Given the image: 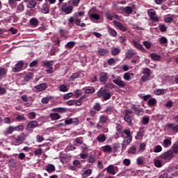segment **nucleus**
<instances>
[{
    "mask_svg": "<svg viewBox=\"0 0 178 178\" xmlns=\"http://www.w3.org/2000/svg\"><path fill=\"white\" fill-rule=\"evenodd\" d=\"M131 140H133V138H127V137H125L124 138V140L122 143V149H126V147H127V145H129V144H130L131 143Z\"/></svg>",
    "mask_w": 178,
    "mask_h": 178,
    "instance_id": "obj_16",
    "label": "nucleus"
},
{
    "mask_svg": "<svg viewBox=\"0 0 178 178\" xmlns=\"http://www.w3.org/2000/svg\"><path fill=\"white\" fill-rule=\"evenodd\" d=\"M90 175H91V170L88 169L83 172L82 177L84 178L88 177V176H90Z\"/></svg>",
    "mask_w": 178,
    "mask_h": 178,
    "instance_id": "obj_44",
    "label": "nucleus"
},
{
    "mask_svg": "<svg viewBox=\"0 0 178 178\" xmlns=\"http://www.w3.org/2000/svg\"><path fill=\"white\" fill-rule=\"evenodd\" d=\"M159 41L161 45H165V44H168V38L165 37H161L159 39Z\"/></svg>",
    "mask_w": 178,
    "mask_h": 178,
    "instance_id": "obj_41",
    "label": "nucleus"
},
{
    "mask_svg": "<svg viewBox=\"0 0 178 178\" xmlns=\"http://www.w3.org/2000/svg\"><path fill=\"white\" fill-rule=\"evenodd\" d=\"M134 74L127 72L124 74V80H127V81H129L130 79H131V76H134Z\"/></svg>",
    "mask_w": 178,
    "mask_h": 178,
    "instance_id": "obj_33",
    "label": "nucleus"
},
{
    "mask_svg": "<svg viewBox=\"0 0 178 178\" xmlns=\"http://www.w3.org/2000/svg\"><path fill=\"white\" fill-rule=\"evenodd\" d=\"M149 17L153 22H159V18L156 17V12L154 9H150L147 12Z\"/></svg>",
    "mask_w": 178,
    "mask_h": 178,
    "instance_id": "obj_8",
    "label": "nucleus"
},
{
    "mask_svg": "<svg viewBox=\"0 0 178 178\" xmlns=\"http://www.w3.org/2000/svg\"><path fill=\"white\" fill-rule=\"evenodd\" d=\"M16 120H17L18 122H20L21 120H26V118H24V115H18L16 117Z\"/></svg>",
    "mask_w": 178,
    "mask_h": 178,
    "instance_id": "obj_57",
    "label": "nucleus"
},
{
    "mask_svg": "<svg viewBox=\"0 0 178 178\" xmlns=\"http://www.w3.org/2000/svg\"><path fill=\"white\" fill-rule=\"evenodd\" d=\"M89 17L93 23H98L99 19H101V16L95 13H91Z\"/></svg>",
    "mask_w": 178,
    "mask_h": 178,
    "instance_id": "obj_12",
    "label": "nucleus"
},
{
    "mask_svg": "<svg viewBox=\"0 0 178 178\" xmlns=\"http://www.w3.org/2000/svg\"><path fill=\"white\" fill-rule=\"evenodd\" d=\"M60 9L65 15H70L73 12V6H67L65 3L61 6Z\"/></svg>",
    "mask_w": 178,
    "mask_h": 178,
    "instance_id": "obj_7",
    "label": "nucleus"
},
{
    "mask_svg": "<svg viewBox=\"0 0 178 178\" xmlns=\"http://www.w3.org/2000/svg\"><path fill=\"white\" fill-rule=\"evenodd\" d=\"M113 82L116 86H118L119 88H124L126 87V82L123 81L120 76H117L116 79L113 80Z\"/></svg>",
    "mask_w": 178,
    "mask_h": 178,
    "instance_id": "obj_6",
    "label": "nucleus"
},
{
    "mask_svg": "<svg viewBox=\"0 0 178 178\" xmlns=\"http://www.w3.org/2000/svg\"><path fill=\"white\" fill-rule=\"evenodd\" d=\"M34 154H35V155H36V156H38V155H42V149L39 148V149L35 150Z\"/></svg>",
    "mask_w": 178,
    "mask_h": 178,
    "instance_id": "obj_56",
    "label": "nucleus"
},
{
    "mask_svg": "<svg viewBox=\"0 0 178 178\" xmlns=\"http://www.w3.org/2000/svg\"><path fill=\"white\" fill-rule=\"evenodd\" d=\"M107 122H108V117H106V115H102L100 117L99 122L104 124L106 123Z\"/></svg>",
    "mask_w": 178,
    "mask_h": 178,
    "instance_id": "obj_39",
    "label": "nucleus"
},
{
    "mask_svg": "<svg viewBox=\"0 0 178 178\" xmlns=\"http://www.w3.org/2000/svg\"><path fill=\"white\" fill-rule=\"evenodd\" d=\"M89 163H95V155L90 154L88 157Z\"/></svg>",
    "mask_w": 178,
    "mask_h": 178,
    "instance_id": "obj_45",
    "label": "nucleus"
},
{
    "mask_svg": "<svg viewBox=\"0 0 178 178\" xmlns=\"http://www.w3.org/2000/svg\"><path fill=\"white\" fill-rule=\"evenodd\" d=\"M52 98L53 97L51 96L43 97L41 99V102L42 104H48L51 101V99H52Z\"/></svg>",
    "mask_w": 178,
    "mask_h": 178,
    "instance_id": "obj_34",
    "label": "nucleus"
},
{
    "mask_svg": "<svg viewBox=\"0 0 178 178\" xmlns=\"http://www.w3.org/2000/svg\"><path fill=\"white\" fill-rule=\"evenodd\" d=\"M131 109H133L134 113L137 115L138 116H141L142 115H144V109L137 107L136 105H134L131 106Z\"/></svg>",
    "mask_w": 178,
    "mask_h": 178,
    "instance_id": "obj_10",
    "label": "nucleus"
},
{
    "mask_svg": "<svg viewBox=\"0 0 178 178\" xmlns=\"http://www.w3.org/2000/svg\"><path fill=\"white\" fill-rule=\"evenodd\" d=\"M41 65L44 67H52L54 66V60H43Z\"/></svg>",
    "mask_w": 178,
    "mask_h": 178,
    "instance_id": "obj_19",
    "label": "nucleus"
},
{
    "mask_svg": "<svg viewBox=\"0 0 178 178\" xmlns=\"http://www.w3.org/2000/svg\"><path fill=\"white\" fill-rule=\"evenodd\" d=\"M131 44L134 47H136L137 49H139V51H141L142 52H145V53L147 52V49H145V48H144V47H143V44L138 43V42L134 40H132Z\"/></svg>",
    "mask_w": 178,
    "mask_h": 178,
    "instance_id": "obj_9",
    "label": "nucleus"
},
{
    "mask_svg": "<svg viewBox=\"0 0 178 178\" xmlns=\"http://www.w3.org/2000/svg\"><path fill=\"white\" fill-rule=\"evenodd\" d=\"M26 137H27V135L24 134H22L21 135L18 136L17 138H15V143H17V144L23 143L24 140H26Z\"/></svg>",
    "mask_w": 178,
    "mask_h": 178,
    "instance_id": "obj_18",
    "label": "nucleus"
},
{
    "mask_svg": "<svg viewBox=\"0 0 178 178\" xmlns=\"http://www.w3.org/2000/svg\"><path fill=\"white\" fill-rule=\"evenodd\" d=\"M172 145V141L169 139H165L163 140V147L164 148H168V147H170Z\"/></svg>",
    "mask_w": 178,
    "mask_h": 178,
    "instance_id": "obj_35",
    "label": "nucleus"
},
{
    "mask_svg": "<svg viewBox=\"0 0 178 178\" xmlns=\"http://www.w3.org/2000/svg\"><path fill=\"white\" fill-rule=\"evenodd\" d=\"M97 140L99 143H104V141H106V136L104 134H100L97 137Z\"/></svg>",
    "mask_w": 178,
    "mask_h": 178,
    "instance_id": "obj_22",
    "label": "nucleus"
},
{
    "mask_svg": "<svg viewBox=\"0 0 178 178\" xmlns=\"http://www.w3.org/2000/svg\"><path fill=\"white\" fill-rule=\"evenodd\" d=\"M29 23L31 26H34L35 27L36 26H38V19L36 18H32L30 19Z\"/></svg>",
    "mask_w": 178,
    "mask_h": 178,
    "instance_id": "obj_36",
    "label": "nucleus"
},
{
    "mask_svg": "<svg viewBox=\"0 0 178 178\" xmlns=\"http://www.w3.org/2000/svg\"><path fill=\"white\" fill-rule=\"evenodd\" d=\"M147 104L149 106H154V105H156V99L152 98L148 100Z\"/></svg>",
    "mask_w": 178,
    "mask_h": 178,
    "instance_id": "obj_42",
    "label": "nucleus"
},
{
    "mask_svg": "<svg viewBox=\"0 0 178 178\" xmlns=\"http://www.w3.org/2000/svg\"><path fill=\"white\" fill-rule=\"evenodd\" d=\"M123 10H124V12H125V13H127L128 15L133 13V8H131V7H130V6H127V7L124 8Z\"/></svg>",
    "mask_w": 178,
    "mask_h": 178,
    "instance_id": "obj_40",
    "label": "nucleus"
},
{
    "mask_svg": "<svg viewBox=\"0 0 178 178\" xmlns=\"http://www.w3.org/2000/svg\"><path fill=\"white\" fill-rule=\"evenodd\" d=\"M97 95L98 98H102V101H108V99H111L112 95L109 90L105 88H101L97 92Z\"/></svg>",
    "mask_w": 178,
    "mask_h": 178,
    "instance_id": "obj_1",
    "label": "nucleus"
},
{
    "mask_svg": "<svg viewBox=\"0 0 178 178\" xmlns=\"http://www.w3.org/2000/svg\"><path fill=\"white\" fill-rule=\"evenodd\" d=\"M102 149L104 152H112V147L111 145H105L102 147Z\"/></svg>",
    "mask_w": 178,
    "mask_h": 178,
    "instance_id": "obj_37",
    "label": "nucleus"
},
{
    "mask_svg": "<svg viewBox=\"0 0 178 178\" xmlns=\"http://www.w3.org/2000/svg\"><path fill=\"white\" fill-rule=\"evenodd\" d=\"M108 33L110 34V35H111L112 37H116L118 33L116 32V31H115V29L108 27Z\"/></svg>",
    "mask_w": 178,
    "mask_h": 178,
    "instance_id": "obj_38",
    "label": "nucleus"
},
{
    "mask_svg": "<svg viewBox=\"0 0 178 178\" xmlns=\"http://www.w3.org/2000/svg\"><path fill=\"white\" fill-rule=\"evenodd\" d=\"M161 151H162V146L157 145L154 147V152L158 153V152H161Z\"/></svg>",
    "mask_w": 178,
    "mask_h": 178,
    "instance_id": "obj_53",
    "label": "nucleus"
},
{
    "mask_svg": "<svg viewBox=\"0 0 178 178\" xmlns=\"http://www.w3.org/2000/svg\"><path fill=\"white\" fill-rule=\"evenodd\" d=\"M142 123L143 124H148L149 123V117H144L142 119Z\"/></svg>",
    "mask_w": 178,
    "mask_h": 178,
    "instance_id": "obj_51",
    "label": "nucleus"
},
{
    "mask_svg": "<svg viewBox=\"0 0 178 178\" xmlns=\"http://www.w3.org/2000/svg\"><path fill=\"white\" fill-rule=\"evenodd\" d=\"M134 55H137V53L136 51L133 49H129L126 53H125V56L127 59H131L132 57L134 56Z\"/></svg>",
    "mask_w": 178,
    "mask_h": 178,
    "instance_id": "obj_17",
    "label": "nucleus"
},
{
    "mask_svg": "<svg viewBox=\"0 0 178 178\" xmlns=\"http://www.w3.org/2000/svg\"><path fill=\"white\" fill-rule=\"evenodd\" d=\"M42 13H49V7L44 6L42 8Z\"/></svg>",
    "mask_w": 178,
    "mask_h": 178,
    "instance_id": "obj_58",
    "label": "nucleus"
},
{
    "mask_svg": "<svg viewBox=\"0 0 178 178\" xmlns=\"http://www.w3.org/2000/svg\"><path fill=\"white\" fill-rule=\"evenodd\" d=\"M17 12H23V10H24V5H23L22 3H20L17 6Z\"/></svg>",
    "mask_w": 178,
    "mask_h": 178,
    "instance_id": "obj_50",
    "label": "nucleus"
},
{
    "mask_svg": "<svg viewBox=\"0 0 178 178\" xmlns=\"http://www.w3.org/2000/svg\"><path fill=\"white\" fill-rule=\"evenodd\" d=\"M23 65H24V63H22V61L18 62L15 65V67H13L12 72H13L14 73H17V72H20V70H22V69L23 67Z\"/></svg>",
    "mask_w": 178,
    "mask_h": 178,
    "instance_id": "obj_13",
    "label": "nucleus"
},
{
    "mask_svg": "<svg viewBox=\"0 0 178 178\" xmlns=\"http://www.w3.org/2000/svg\"><path fill=\"white\" fill-rule=\"evenodd\" d=\"M46 170L48 173H51V172H55V165L52 164H48L46 166Z\"/></svg>",
    "mask_w": 178,
    "mask_h": 178,
    "instance_id": "obj_25",
    "label": "nucleus"
},
{
    "mask_svg": "<svg viewBox=\"0 0 178 178\" xmlns=\"http://www.w3.org/2000/svg\"><path fill=\"white\" fill-rule=\"evenodd\" d=\"M136 146L131 147L128 150L129 154H136Z\"/></svg>",
    "mask_w": 178,
    "mask_h": 178,
    "instance_id": "obj_54",
    "label": "nucleus"
},
{
    "mask_svg": "<svg viewBox=\"0 0 178 178\" xmlns=\"http://www.w3.org/2000/svg\"><path fill=\"white\" fill-rule=\"evenodd\" d=\"M154 165L156 168H161L162 166V163L160 160H156L154 161Z\"/></svg>",
    "mask_w": 178,
    "mask_h": 178,
    "instance_id": "obj_62",
    "label": "nucleus"
},
{
    "mask_svg": "<svg viewBox=\"0 0 178 178\" xmlns=\"http://www.w3.org/2000/svg\"><path fill=\"white\" fill-rule=\"evenodd\" d=\"M143 74L144 76L140 77V80L142 81H148V80H149V77L151 76V70L146 67L143 69Z\"/></svg>",
    "mask_w": 178,
    "mask_h": 178,
    "instance_id": "obj_3",
    "label": "nucleus"
},
{
    "mask_svg": "<svg viewBox=\"0 0 178 178\" xmlns=\"http://www.w3.org/2000/svg\"><path fill=\"white\" fill-rule=\"evenodd\" d=\"M111 54L113 55V56H116L120 54V48H116V47H113L111 49Z\"/></svg>",
    "mask_w": 178,
    "mask_h": 178,
    "instance_id": "obj_26",
    "label": "nucleus"
},
{
    "mask_svg": "<svg viewBox=\"0 0 178 178\" xmlns=\"http://www.w3.org/2000/svg\"><path fill=\"white\" fill-rule=\"evenodd\" d=\"M143 45H145V47L147 49H149V48H151V47H152V43H151V42L144 41Z\"/></svg>",
    "mask_w": 178,
    "mask_h": 178,
    "instance_id": "obj_47",
    "label": "nucleus"
},
{
    "mask_svg": "<svg viewBox=\"0 0 178 178\" xmlns=\"http://www.w3.org/2000/svg\"><path fill=\"white\" fill-rule=\"evenodd\" d=\"M124 119L127 123H131V116H130V115L125 114Z\"/></svg>",
    "mask_w": 178,
    "mask_h": 178,
    "instance_id": "obj_49",
    "label": "nucleus"
},
{
    "mask_svg": "<svg viewBox=\"0 0 178 178\" xmlns=\"http://www.w3.org/2000/svg\"><path fill=\"white\" fill-rule=\"evenodd\" d=\"M47 88H48L47 83H42L34 86L33 90H35V92H41V91H45Z\"/></svg>",
    "mask_w": 178,
    "mask_h": 178,
    "instance_id": "obj_5",
    "label": "nucleus"
},
{
    "mask_svg": "<svg viewBox=\"0 0 178 178\" xmlns=\"http://www.w3.org/2000/svg\"><path fill=\"white\" fill-rule=\"evenodd\" d=\"M113 23L114 26H115V27H118V29H119V30H121V31H126L127 30V28H126V26H124L122 24V23L118 21H113Z\"/></svg>",
    "mask_w": 178,
    "mask_h": 178,
    "instance_id": "obj_15",
    "label": "nucleus"
},
{
    "mask_svg": "<svg viewBox=\"0 0 178 178\" xmlns=\"http://www.w3.org/2000/svg\"><path fill=\"white\" fill-rule=\"evenodd\" d=\"M98 54L100 55V56H105L107 54H109V51L106 49H99Z\"/></svg>",
    "mask_w": 178,
    "mask_h": 178,
    "instance_id": "obj_24",
    "label": "nucleus"
},
{
    "mask_svg": "<svg viewBox=\"0 0 178 178\" xmlns=\"http://www.w3.org/2000/svg\"><path fill=\"white\" fill-rule=\"evenodd\" d=\"M83 90L85 94H94V92H95V88L90 86L83 88Z\"/></svg>",
    "mask_w": 178,
    "mask_h": 178,
    "instance_id": "obj_20",
    "label": "nucleus"
},
{
    "mask_svg": "<svg viewBox=\"0 0 178 178\" xmlns=\"http://www.w3.org/2000/svg\"><path fill=\"white\" fill-rule=\"evenodd\" d=\"M33 77H34V74L32 72H29L25 76L24 80L25 81H30V80H31V79H33Z\"/></svg>",
    "mask_w": 178,
    "mask_h": 178,
    "instance_id": "obj_31",
    "label": "nucleus"
},
{
    "mask_svg": "<svg viewBox=\"0 0 178 178\" xmlns=\"http://www.w3.org/2000/svg\"><path fill=\"white\" fill-rule=\"evenodd\" d=\"M74 45H76V42H68L66 44H65V48H73V47H74Z\"/></svg>",
    "mask_w": 178,
    "mask_h": 178,
    "instance_id": "obj_46",
    "label": "nucleus"
},
{
    "mask_svg": "<svg viewBox=\"0 0 178 178\" xmlns=\"http://www.w3.org/2000/svg\"><path fill=\"white\" fill-rule=\"evenodd\" d=\"M6 73H8V70L6 69L0 68V80H2V79L6 76Z\"/></svg>",
    "mask_w": 178,
    "mask_h": 178,
    "instance_id": "obj_27",
    "label": "nucleus"
},
{
    "mask_svg": "<svg viewBox=\"0 0 178 178\" xmlns=\"http://www.w3.org/2000/svg\"><path fill=\"white\" fill-rule=\"evenodd\" d=\"M71 122L72 123V124H79V123H80V122L79 121V119L77 118H71Z\"/></svg>",
    "mask_w": 178,
    "mask_h": 178,
    "instance_id": "obj_63",
    "label": "nucleus"
},
{
    "mask_svg": "<svg viewBox=\"0 0 178 178\" xmlns=\"http://www.w3.org/2000/svg\"><path fill=\"white\" fill-rule=\"evenodd\" d=\"M37 126H38V122L37 121H31L27 124L26 130H33V129H35Z\"/></svg>",
    "mask_w": 178,
    "mask_h": 178,
    "instance_id": "obj_14",
    "label": "nucleus"
},
{
    "mask_svg": "<svg viewBox=\"0 0 178 178\" xmlns=\"http://www.w3.org/2000/svg\"><path fill=\"white\" fill-rule=\"evenodd\" d=\"M108 79H109V76L108 75V73L106 72H102L99 74V81L100 83H103V84H105L106 81H108Z\"/></svg>",
    "mask_w": 178,
    "mask_h": 178,
    "instance_id": "obj_11",
    "label": "nucleus"
},
{
    "mask_svg": "<svg viewBox=\"0 0 178 178\" xmlns=\"http://www.w3.org/2000/svg\"><path fill=\"white\" fill-rule=\"evenodd\" d=\"M93 109L96 112H99V111H101V104H99V103H96L93 106Z\"/></svg>",
    "mask_w": 178,
    "mask_h": 178,
    "instance_id": "obj_48",
    "label": "nucleus"
},
{
    "mask_svg": "<svg viewBox=\"0 0 178 178\" xmlns=\"http://www.w3.org/2000/svg\"><path fill=\"white\" fill-rule=\"evenodd\" d=\"M124 134H126L127 138H133V136H131V132L129 131L128 129L124 130Z\"/></svg>",
    "mask_w": 178,
    "mask_h": 178,
    "instance_id": "obj_55",
    "label": "nucleus"
},
{
    "mask_svg": "<svg viewBox=\"0 0 178 178\" xmlns=\"http://www.w3.org/2000/svg\"><path fill=\"white\" fill-rule=\"evenodd\" d=\"M60 91H62L63 92H66V91H67V87L66 86V85L60 86Z\"/></svg>",
    "mask_w": 178,
    "mask_h": 178,
    "instance_id": "obj_59",
    "label": "nucleus"
},
{
    "mask_svg": "<svg viewBox=\"0 0 178 178\" xmlns=\"http://www.w3.org/2000/svg\"><path fill=\"white\" fill-rule=\"evenodd\" d=\"M49 117L51 120H58V119H60V115H59L58 113H51Z\"/></svg>",
    "mask_w": 178,
    "mask_h": 178,
    "instance_id": "obj_23",
    "label": "nucleus"
},
{
    "mask_svg": "<svg viewBox=\"0 0 178 178\" xmlns=\"http://www.w3.org/2000/svg\"><path fill=\"white\" fill-rule=\"evenodd\" d=\"M172 152H173V154H178V145H175L173 146Z\"/></svg>",
    "mask_w": 178,
    "mask_h": 178,
    "instance_id": "obj_64",
    "label": "nucleus"
},
{
    "mask_svg": "<svg viewBox=\"0 0 178 178\" xmlns=\"http://www.w3.org/2000/svg\"><path fill=\"white\" fill-rule=\"evenodd\" d=\"M28 2H29V4L27 6V8H33L37 6V1H35V0H29V1Z\"/></svg>",
    "mask_w": 178,
    "mask_h": 178,
    "instance_id": "obj_30",
    "label": "nucleus"
},
{
    "mask_svg": "<svg viewBox=\"0 0 178 178\" xmlns=\"http://www.w3.org/2000/svg\"><path fill=\"white\" fill-rule=\"evenodd\" d=\"M88 115L92 118H95V115H97V111H95V110H90Z\"/></svg>",
    "mask_w": 178,
    "mask_h": 178,
    "instance_id": "obj_60",
    "label": "nucleus"
},
{
    "mask_svg": "<svg viewBox=\"0 0 178 178\" xmlns=\"http://www.w3.org/2000/svg\"><path fill=\"white\" fill-rule=\"evenodd\" d=\"M104 84H105L104 87L106 88H111V90H112L113 88H115V85H113V83H106Z\"/></svg>",
    "mask_w": 178,
    "mask_h": 178,
    "instance_id": "obj_52",
    "label": "nucleus"
},
{
    "mask_svg": "<svg viewBox=\"0 0 178 178\" xmlns=\"http://www.w3.org/2000/svg\"><path fill=\"white\" fill-rule=\"evenodd\" d=\"M79 77H81V73L74 72L70 77V81H74L76 79H79Z\"/></svg>",
    "mask_w": 178,
    "mask_h": 178,
    "instance_id": "obj_21",
    "label": "nucleus"
},
{
    "mask_svg": "<svg viewBox=\"0 0 178 178\" xmlns=\"http://www.w3.org/2000/svg\"><path fill=\"white\" fill-rule=\"evenodd\" d=\"M53 111L54 112H59L60 113H65V112L67 111V108H63V107H58V108H53Z\"/></svg>",
    "mask_w": 178,
    "mask_h": 178,
    "instance_id": "obj_29",
    "label": "nucleus"
},
{
    "mask_svg": "<svg viewBox=\"0 0 178 178\" xmlns=\"http://www.w3.org/2000/svg\"><path fill=\"white\" fill-rule=\"evenodd\" d=\"M173 150H169L160 156L161 159H163L164 161H170L172 158H173Z\"/></svg>",
    "mask_w": 178,
    "mask_h": 178,
    "instance_id": "obj_4",
    "label": "nucleus"
},
{
    "mask_svg": "<svg viewBox=\"0 0 178 178\" xmlns=\"http://www.w3.org/2000/svg\"><path fill=\"white\" fill-rule=\"evenodd\" d=\"M150 57L153 60H161L162 59V57L159 55H157L155 53H152L150 54Z\"/></svg>",
    "mask_w": 178,
    "mask_h": 178,
    "instance_id": "obj_28",
    "label": "nucleus"
},
{
    "mask_svg": "<svg viewBox=\"0 0 178 178\" xmlns=\"http://www.w3.org/2000/svg\"><path fill=\"white\" fill-rule=\"evenodd\" d=\"M24 127L23 125H18V126H10L8 127L4 131L3 134L4 136H9V134H12L13 131H22V130H24Z\"/></svg>",
    "mask_w": 178,
    "mask_h": 178,
    "instance_id": "obj_2",
    "label": "nucleus"
},
{
    "mask_svg": "<svg viewBox=\"0 0 178 178\" xmlns=\"http://www.w3.org/2000/svg\"><path fill=\"white\" fill-rule=\"evenodd\" d=\"M107 172L110 175H116V172H115V168L113 165H109L106 168Z\"/></svg>",
    "mask_w": 178,
    "mask_h": 178,
    "instance_id": "obj_32",
    "label": "nucleus"
},
{
    "mask_svg": "<svg viewBox=\"0 0 178 178\" xmlns=\"http://www.w3.org/2000/svg\"><path fill=\"white\" fill-rule=\"evenodd\" d=\"M154 94L156 95H163L165 94V90L164 89H157L154 90Z\"/></svg>",
    "mask_w": 178,
    "mask_h": 178,
    "instance_id": "obj_43",
    "label": "nucleus"
},
{
    "mask_svg": "<svg viewBox=\"0 0 178 178\" xmlns=\"http://www.w3.org/2000/svg\"><path fill=\"white\" fill-rule=\"evenodd\" d=\"M73 97V93L70 92L63 96V99H69Z\"/></svg>",
    "mask_w": 178,
    "mask_h": 178,
    "instance_id": "obj_61",
    "label": "nucleus"
}]
</instances>
